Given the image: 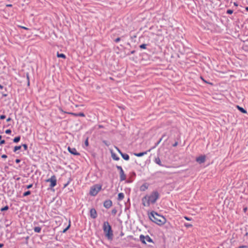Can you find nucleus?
Returning <instances> with one entry per match:
<instances>
[{
    "label": "nucleus",
    "mask_w": 248,
    "mask_h": 248,
    "mask_svg": "<svg viewBox=\"0 0 248 248\" xmlns=\"http://www.w3.org/2000/svg\"><path fill=\"white\" fill-rule=\"evenodd\" d=\"M103 229L105 233L106 236L108 239L112 240L113 237V232L111 227L108 221L104 222Z\"/></svg>",
    "instance_id": "f257e3e1"
},
{
    "label": "nucleus",
    "mask_w": 248,
    "mask_h": 248,
    "mask_svg": "<svg viewBox=\"0 0 248 248\" xmlns=\"http://www.w3.org/2000/svg\"><path fill=\"white\" fill-rule=\"evenodd\" d=\"M142 203L145 206H149L155 202V194L153 193L150 195H147L142 199Z\"/></svg>",
    "instance_id": "f03ea898"
},
{
    "label": "nucleus",
    "mask_w": 248,
    "mask_h": 248,
    "mask_svg": "<svg viewBox=\"0 0 248 248\" xmlns=\"http://www.w3.org/2000/svg\"><path fill=\"white\" fill-rule=\"evenodd\" d=\"M101 185H95L91 187L90 190V194L92 196H95L101 190Z\"/></svg>",
    "instance_id": "7ed1b4c3"
},
{
    "label": "nucleus",
    "mask_w": 248,
    "mask_h": 248,
    "mask_svg": "<svg viewBox=\"0 0 248 248\" xmlns=\"http://www.w3.org/2000/svg\"><path fill=\"white\" fill-rule=\"evenodd\" d=\"M166 222V219L162 216L156 213V224L159 226L164 224Z\"/></svg>",
    "instance_id": "20e7f679"
},
{
    "label": "nucleus",
    "mask_w": 248,
    "mask_h": 248,
    "mask_svg": "<svg viewBox=\"0 0 248 248\" xmlns=\"http://www.w3.org/2000/svg\"><path fill=\"white\" fill-rule=\"evenodd\" d=\"M46 182H50V187H53L56 186L57 184V179L55 175H52L49 179L46 180Z\"/></svg>",
    "instance_id": "39448f33"
},
{
    "label": "nucleus",
    "mask_w": 248,
    "mask_h": 248,
    "mask_svg": "<svg viewBox=\"0 0 248 248\" xmlns=\"http://www.w3.org/2000/svg\"><path fill=\"white\" fill-rule=\"evenodd\" d=\"M140 240L144 244H146V242H152V239L149 236H144L143 235H140Z\"/></svg>",
    "instance_id": "423d86ee"
},
{
    "label": "nucleus",
    "mask_w": 248,
    "mask_h": 248,
    "mask_svg": "<svg viewBox=\"0 0 248 248\" xmlns=\"http://www.w3.org/2000/svg\"><path fill=\"white\" fill-rule=\"evenodd\" d=\"M206 157L204 155H200L196 158V161L198 162L199 164L203 163L205 161Z\"/></svg>",
    "instance_id": "0eeeda50"
},
{
    "label": "nucleus",
    "mask_w": 248,
    "mask_h": 248,
    "mask_svg": "<svg viewBox=\"0 0 248 248\" xmlns=\"http://www.w3.org/2000/svg\"><path fill=\"white\" fill-rule=\"evenodd\" d=\"M68 151L72 154L74 155H79V154L77 152V150L75 148L68 147Z\"/></svg>",
    "instance_id": "6e6552de"
},
{
    "label": "nucleus",
    "mask_w": 248,
    "mask_h": 248,
    "mask_svg": "<svg viewBox=\"0 0 248 248\" xmlns=\"http://www.w3.org/2000/svg\"><path fill=\"white\" fill-rule=\"evenodd\" d=\"M112 204V202L111 200H107L104 202V206L106 208H110Z\"/></svg>",
    "instance_id": "1a4fd4ad"
},
{
    "label": "nucleus",
    "mask_w": 248,
    "mask_h": 248,
    "mask_svg": "<svg viewBox=\"0 0 248 248\" xmlns=\"http://www.w3.org/2000/svg\"><path fill=\"white\" fill-rule=\"evenodd\" d=\"M90 216L93 218H95L97 217V212L95 209L92 208L90 210Z\"/></svg>",
    "instance_id": "9d476101"
},
{
    "label": "nucleus",
    "mask_w": 248,
    "mask_h": 248,
    "mask_svg": "<svg viewBox=\"0 0 248 248\" xmlns=\"http://www.w3.org/2000/svg\"><path fill=\"white\" fill-rule=\"evenodd\" d=\"M110 153L111 157L113 160L118 161L119 160V157L113 152L112 150H110Z\"/></svg>",
    "instance_id": "9b49d317"
},
{
    "label": "nucleus",
    "mask_w": 248,
    "mask_h": 248,
    "mask_svg": "<svg viewBox=\"0 0 248 248\" xmlns=\"http://www.w3.org/2000/svg\"><path fill=\"white\" fill-rule=\"evenodd\" d=\"M120 177L121 181H124L126 179V175L124 174V171L120 172Z\"/></svg>",
    "instance_id": "f8f14e48"
},
{
    "label": "nucleus",
    "mask_w": 248,
    "mask_h": 248,
    "mask_svg": "<svg viewBox=\"0 0 248 248\" xmlns=\"http://www.w3.org/2000/svg\"><path fill=\"white\" fill-rule=\"evenodd\" d=\"M148 187V184H144L140 187V190L141 191H145L146 190Z\"/></svg>",
    "instance_id": "ddd939ff"
},
{
    "label": "nucleus",
    "mask_w": 248,
    "mask_h": 248,
    "mask_svg": "<svg viewBox=\"0 0 248 248\" xmlns=\"http://www.w3.org/2000/svg\"><path fill=\"white\" fill-rule=\"evenodd\" d=\"M149 217L150 219L153 222H154V219H155V217L154 216V212L152 211L150 214H149Z\"/></svg>",
    "instance_id": "4468645a"
},
{
    "label": "nucleus",
    "mask_w": 248,
    "mask_h": 248,
    "mask_svg": "<svg viewBox=\"0 0 248 248\" xmlns=\"http://www.w3.org/2000/svg\"><path fill=\"white\" fill-rule=\"evenodd\" d=\"M147 151L141 152V153H135L134 155L138 157H140V156H142L147 154Z\"/></svg>",
    "instance_id": "2eb2a0df"
},
{
    "label": "nucleus",
    "mask_w": 248,
    "mask_h": 248,
    "mask_svg": "<svg viewBox=\"0 0 248 248\" xmlns=\"http://www.w3.org/2000/svg\"><path fill=\"white\" fill-rule=\"evenodd\" d=\"M237 108L240 112H241L243 113H247V111L245 109H244V108H243L239 106H237Z\"/></svg>",
    "instance_id": "dca6fc26"
},
{
    "label": "nucleus",
    "mask_w": 248,
    "mask_h": 248,
    "mask_svg": "<svg viewBox=\"0 0 248 248\" xmlns=\"http://www.w3.org/2000/svg\"><path fill=\"white\" fill-rule=\"evenodd\" d=\"M124 194L123 193H120L118 195V200L119 201H122L124 198Z\"/></svg>",
    "instance_id": "f3484780"
},
{
    "label": "nucleus",
    "mask_w": 248,
    "mask_h": 248,
    "mask_svg": "<svg viewBox=\"0 0 248 248\" xmlns=\"http://www.w3.org/2000/svg\"><path fill=\"white\" fill-rule=\"evenodd\" d=\"M121 156L125 160H128L129 159V156L127 154H123Z\"/></svg>",
    "instance_id": "a211bd4d"
},
{
    "label": "nucleus",
    "mask_w": 248,
    "mask_h": 248,
    "mask_svg": "<svg viewBox=\"0 0 248 248\" xmlns=\"http://www.w3.org/2000/svg\"><path fill=\"white\" fill-rule=\"evenodd\" d=\"M34 231L36 232L39 233L41 232V228L40 227H35L34 228Z\"/></svg>",
    "instance_id": "6ab92c4d"
},
{
    "label": "nucleus",
    "mask_w": 248,
    "mask_h": 248,
    "mask_svg": "<svg viewBox=\"0 0 248 248\" xmlns=\"http://www.w3.org/2000/svg\"><path fill=\"white\" fill-rule=\"evenodd\" d=\"M62 111L65 113H67V114H70V115L74 116H78V113L70 112H66V111H63V110H62Z\"/></svg>",
    "instance_id": "aec40b11"
},
{
    "label": "nucleus",
    "mask_w": 248,
    "mask_h": 248,
    "mask_svg": "<svg viewBox=\"0 0 248 248\" xmlns=\"http://www.w3.org/2000/svg\"><path fill=\"white\" fill-rule=\"evenodd\" d=\"M57 57L58 58H63V59H65L66 58L65 55L64 54H62V53L59 54V53H57Z\"/></svg>",
    "instance_id": "412c9836"
},
{
    "label": "nucleus",
    "mask_w": 248,
    "mask_h": 248,
    "mask_svg": "<svg viewBox=\"0 0 248 248\" xmlns=\"http://www.w3.org/2000/svg\"><path fill=\"white\" fill-rule=\"evenodd\" d=\"M20 137L19 136H18V137L15 138L13 141L14 142L16 143V142H18L20 140Z\"/></svg>",
    "instance_id": "4be33fe9"
},
{
    "label": "nucleus",
    "mask_w": 248,
    "mask_h": 248,
    "mask_svg": "<svg viewBox=\"0 0 248 248\" xmlns=\"http://www.w3.org/2000/svg\"><path fill=\"white\" fill-rule=\"evenodd\" d=\"M21 146H16L15 147L14 149V152H16L17 150H19L21 149Z\"/></svg>",
    "instance_id": "5701e85b"
},
{
    "label": "nucleus",
    "mask_w": 248,
    "mask_h": 248,
    "mask_svg": "<svg viewBox=\"0 0 248 248\" xmlns=\"http://www.w3.org/2000/svg\"><path fill=\"white\" fill-rule=\"evenodd\" d=\"M184 226L187 228L192 227V225L188 223H185Z\"/></svg>",
    "instance_id": "b1692460"
},
{
    "label": "nucleus",
    "mask_w": 248,
    "mask_h": 248,
    "mask_svg": "<svg viewBox=\"0 0 248 248\" xmlns=\"http://www.w3.org/2000/svg\"><path fill=\"white\" fill-rule=\"evenodd\" d=\"M70 221H69V225L68 226L65 228L64 229L63 231H62V232L63 233H65L68 229L69 228H70Z\"/></svg>",
    "instance_id": "393cba45"
},
{
    "label": "nucleus",
    "mask_w": 248,
    "mask_h": 248,
    "mask_svg": "<svg viewBox=\"0 0 248 248\" xmlns=\"http://www.w3.org/2000/svg\"><path fill=\"white\" fill-rule=\"evenodd\" d=\"M8 209H9V207L7 205H6V206H4V207L1 208L0 211H6V210H8Z\"/></svg>",
    "instance_id": "a878e982"
},
{
    "label": "nucleus",
    "mask_w": 248,
    "mask_h": 248,
    "mask_svg": "<svg viewBox=\"0 0 248 248\" xmlns=\"http://www.w3.org/2000/svg\"><path fill=\"white\" fill-rule=\"evenodd\" d=\"M146 46H147V45L144 44H142V45H140V47L141 49H146Z\"/></svg>",
    "instance_id": "bb28decb"
},
{
    "label": "nucleus",
    "mask_w": 248,
    "mask_h": 248,
    "mask_svg": "<svg viewBox=\"0 0 248 248\" xmlns=\"http://www.w3.org/2000/svg\"><path fill=\"white\" fill-rule=\"evenodd\" d=\"M233 12V11L231 9H228L226 11V13L228 14H230V15L232 14Z\"/></svg>",
    "instance_id": "cd10ccee"
},
{
    "label": "nucleus",
    "mask_w": 248,
    "mask_h": 248,
    "mask_svg": "<svg viewBox=\"0 0 248 248\" xmlns=\"http://www.w3.org/2000/svg\"><path fill=\"white\" fill-rule=\"evenodd\" d=\"M31 194L30 191H27L23 193L24 196H27Z\"/></svg>",
    "instance_id": "c85d7f7f"
},
{
    "label": "nucleus",
    "mask_w": 248,
    "mask_h": 248,
    "mask_svg": "<svg viewBox=\"0 0 248 248\" xmlns=\"http://www.w3.org/2000/svg\"><path fill=\"white\" fill-rule=\"evenodd\" d=\"M116 168L120 171V172L124 171L121 166H117Z\"/></svg>",
    "instance_id": "c756f323"
},
{
    "label": "nucleus",
    "mask_w": 248,
    "mask_h": 248,
    "mask_svg": "<svg viewBox=\"0 0 248 248\" xmlns=\"http://www.w3.org/2000/svg\"><path fill=\"white\" fill-rule=\"evenodd\" d=\"M160 163H161V161H160V159L159 158H156V163L160 165H161Z\"/></svg>",
    "instance_id": "7c9ffc66"
},
{
    "label": "nucleus",
    "mask_w": 248,
    "mask_h": 248,
    "mask_svg": "<svg viewBox=\"0 0 248 248\" xmlns=\"http://www.w3.org/2000/svg\"><path fill=\"white\" fill-rule=\"evenodd\" d=\"M85 114L83 112H80V113H78V116H80V117H85Z\"/></svg>",
    "instance_id": "2f4dec72"
},
{
    "label": "nucleus",
    "mask_w": 248,
    "mask_h": 248,
    "mask_svg": "<svg viewBox=\"0 0 248 248\" xmlns=\"http://www.w3.org/2000/svg\"><path fill=\"white\" fill-rule=\"evenodd\" d=\"M115 148L118 151V152L119 153V154L122 155L123 153L121 151V150L117 147L115 146Z\"/></svg>",
    "instance_id": "473e14b6"
},
{
    "label": "nucleus",
    "mask_w": 248,
    "mask_h": 248,
    "mask_svg": "<svg viewBox=\"0 0 248 248\" xmlns=\"http://www.w3.org/2000/svg\"><path fill=\"white\" fill-rule=\"evenodd\" d=\"M184 218H185L186 220H188V221H190V220H192V218L189 217H186V216L185 217H184Z\"/></svg>",
    "instance_id": "72a5a7b5"
},
{
    "label": "nucleus",
    "mask_w": 248,
    "mask_h": 248,
    "mask_svg": "<svg viewBox=\"0 0 248 248\" xmlns=\"http://www.w3.org/2000/svg\"><path fill=\"white\" fill-rule=\"evenodd\" d=\"M19 27L20 28H22V29H23L24 30H28L29 29L26 27H24V26H19Z\"/></svg>",
    "instance_id": "f704fd0d"
},
{
    "label": "nucleus",
    "mask_w": 248,
    "mask_h": 248,
    "mask_svg": "<svg viewBox=\"0 0 248 248\" xmlns=\"http://www.w3.org/2000/svg\"><path fill=\"white\" fill-rule=\"evenodd\" d=\"M23 147H24L25 150H26L28 148V146H27V145L26 144H24L22 145Z\"/></svg>",
    "instance_id": "c9c22d12"
},
{
    "label": "nucleus",
    "mask_w": 248,
    "mask_h": 248,
    "mask_svg": "<svg viewBox=\"0 0 248 248\" xmlns=\"http://www.w3.org/2000/svg\"><path fill=\"white\" fill-rule=\"evenodd\" d=\"M5 133L6 134H10L11 133V130L10 129H7L6 131H5Z\"/></svg>",
    "instance_id": "e433bc0d"
},
{
    "label": "nucleus",
    "mask_w": 248,
    "mask_h": 248,
    "mask_svg": "<svg viewBox=\"0 0 248 248\" xmlns=\"http://www.w3.org/2000/svg\"><path fill=\"white\" fill-rule=\"evenodd\" d=\"M85 144L86 146H88L89 145V142H88V139H87L85 141Z\"/></svg>",
    "instance_id": "4c0bfd02"
},
{
    "label": "nucleus",
    "mask_w": 248,
    "mask_h": 248,
    "mask_svg": "<svg viewBox=\"0 0 248 248\" xmlns=\"http://www.w3.org/2000/svg\"><path fill=\"white\" fill-rule=\"evenodd\" d=\"M120 41V38L119 37L116 38L115 40V42L116 43H118L119 41Z\"/></svg>",
    "instance_id": "58836bf2"
},
{
    "label": "nucleus",
    "mask_w": 248,
    "mask_h": 248,
    "mask_svg": "<svg viewBox=\"0 0 248 248\" xmlns=\"http://www.w3.org/2000/svg\"><path fill=\"white\" fill-rule=\"evenodd\" d=\"M32 184L29 185L27 186V188L29 189L31 187H32Z\"/></svg>",
    "instance_id": "ea45409f"
},
{
    "label": "nucleus",
    "mask_w": 248,
    "mask_h": 248,
    "mask_svg": "<svg viewBox=\"0 0 248 248\" xmlns=\"http://www.w3.org/2000/svg\"><path fill=\"white\" fill-rule=\"evenodd\" d=\"M5 118V116L4 115H2L0 116V119H4Z\"/></svg>",
    "instance_id": "a19ab883"
},
{
    "label": "nucleus",
    "mask_w": 248,
    "mask_h": 248,
    "mask_svg": "<svg viewBox=\"0 0 248 248\" xmlns=\"http://www.w3.org/2000/svg\"><path fill=\"white\" fill-rule=\"evenodd\" d=\"M247 248V246L243 245V246H239L238 248Z\"/></svg>",
    "instance_id": "79ce46f5"
},
{
    "label": "nucleus",
    "mask_w": 248,
    "mask_h": 248,
    "mask_svg": "<svg viewBox=\"0 0 248 248\" xmlns=\"http://www.w3.org/2000/svg\"><path fill=\"white\" fill-rule=\"evenodd\" d=\"M177 145H178V142L176 141V142H175V143L174 144H172V146L173 147H176Z\"/></svg>",
    "instance_id": "37998d69"
},
{
    "label": "nucleus",
    "mask_w": 248,
    "mask_h": 248,
    "mask_svg": "<svg viewBox=\"0 0 248 248\" xmlns=\"http://www.w3.org/2000/svg\"><path fill=\"white\" fill-rule=\"evenodd\" d=\"M7 155H1V157L3 158H7Z\"/></svg>",
    "instance_id": "c03bdc74"
},
{
    "label": "nucleus",
    "mask_w": 248,
    "mask_h": 248,
    "mask_svg": "<svg viewBox=\"0 0 248 248\" xmlns=\"http://www.w3.org/2000/svg\"><path fill=\"white\" fill-rule=\"evenodd\" d=\"M4 143H5V140H1L0 141V144H4Z\"/></svg>",
    "instance_id": "a18cd8bd"
},
{
    "label": "nucleus",
    "mask_w": 248,
    "mask_h": 248,
    "mask_svg": "<svg viewBox=\"0 0 248 248\" xmlns=\"http://www.w3.org/2000/svg\"><path fill=\"white\" fill-rule=\"evenodd\" d=\"M158 193L156 192V200L158 198Z\"/></svg>",
    "instance_id": "49530a36"
},
{
    "label": "nucleus",
    "mask_w": 248,
    "mask_h": 248,
    "mask_svg": "<svg viewBox=\"0 0 248 248\" xmlns=\"http://www.w3.org/2000/svg\"><path fill=\"white\" fill-rule=\"evenodd\" d=\"M11 120V119L10 118H8L7 120H6V121L7 122H10V121Z\"/></svg>",
    "instance_id": "de8ad7c7"
},
{
    "label": "nucleus",
    "mask_w": 248,
    "mask_h": 248,
    "mask_svg": "<svg viewBox=\"0 0 248 248\" xmlns=\"http://www.w3.org/2000/svg\"><path fill=\"white\" fill-rule=\"evenodd\" d=\"M20 161V160L18 159H17L16 160V163H19V162Z\"/></svg>",
    "instance_id": "09e8293b"
},
{
    "label": "nucleus",
    "mask_w": 248,
    "mask_h": 248,
    "mask_svg": "<svg viewBox=\"0 0 248 248\" xmlns=\"http://www.w3.org/2000/svg\"><path fill=\"white\" fill-rule=\"evenodd\" d=\"M243 210H244V212H246L247 210V207H245L243 209Z\"/></svg>",
    "instance_id": "8fccbe9b"
},
{
    "label": "nucleus",
    "mask_w": 248,
    "mask_h": 248,
    "mask_svg": "<svg viewBox=\"0 0 248 248\" xmlns=\"http://www.w3.org/2000/svg\"><path fill=\"white\" fill-rule=\"evenodd\" d=\"M112 212L113 213V214H115L116 213V210H113L112 211Z\"/></svg>",
    "instance_id": "3c124183"
},
{
    "label": "nucleus",
    "mask_w": 248,
    "mask_h": 248,
    "mask_svg": "<svg viewBox=\"0 0 248 248\" xmlns=\"http://www.w3.org/2000/svg\"><path fill=\"white\" fill-rule=\"evenodd\" d=\"M6 6H7V7H12V4H7V5H6Z\"/></svg>",
    "instance_id": "603ef678"
},
{
    "label": "nucleus",
    "mask_w": 248,
    "mask_h": 248,
    "mask_svg": "<svg viewBox=\"0 0 248 248\" xmlns=\"http://www.w3.org/2000/svg\"><path fill=\"white\" fill-rule=\"evenodd\" d=\"M3 247V244H0V248H1Z\"/></svg>",
    "instance_id": "864d4df0"
},
{
    "label": "nucleus",
    "mask_w": 248,
    "mask_h": 248,
    "mask_svg": "<svg viewBox=\"0 0 248 248\" xmlns=\"http://www.w3.org/2000/svg\"><path fill=\"white\" fill-rule=\"evenodd\" d=\"M161 139H160V140L157 142V143H156V146L157 145V144H158L161 141Z\"/></svg>",
    "instance_id": "5fc2aeb1"
},
{
    "label": "nucleus",
    "mask_w": 248,
    "mask_h": 248,
    "mask_svg": "<svg viewBox=\"0 0 248 248\" xmlns=\"http://www.w3.org/2000/svg\"><path fill=\"white\" fill-rule=\"evenodd\" d=\"M234 5L235 6H237L238 5L236 2H234Z\"/></svg>",
    "instance_id": "6e6d98bb"
},
{
    "label": "nucleus",
    "mask_w": 248,
    "mask_h": 248,
    "mask_svg": "<svg viewBox=\"0 0 248 248\" xmlns=\"http://www.w3.org/2000/svg\"><path fill=\"white\" fill-rule=\"evenodd\" d=\"M0 88L2 89L3 88V86L0 84Z\"/></svg>",
    "instance_id": "4d7b16f0"
},
{
    "label": "nucleus",
    "mask_w": 248,
    "mask_h": 248,
    "mask_svg": "<svg viewBox=\"0 0 248 248\" xmlns=\"http://www.w3.org/2000/svg\"><path fill=\"white\" fill-rule=\"evenodd\" d=\"M246 10L248 12V7H246Z\"/></svg>",
    "instance_id": "13d9d810"
},
{
    "label": "nucleus",
    "mask_w": 248,
    "mask_h": 248,
    "mask_svg": "<svg viewBox=\"0 0 248 248\" xmlns=\"http://www.w3.org/2000/svg\"><path fill=\"white\" fill-rule=\"evenodd\" d=\"M99 128H102V127H103V126H102V125H99Z\"/></svg>",
    "instance_id": "bf43d9fd"
},
{
    "label": "nucleus",
    "mask_w": 248,
    "mask_h": 248,
    "mask_svg": "<svg viewBox=\"0 0 248 248\" xmlns=\"http://www.w3.org/2000/svg\"><path fill=\"white\" fill-rule=\"evenodd\" d=\"M2 138V136L1 135H0V140Z\"/></svg>",
    "instance_id": "052dcab7"
},
{
    "label": "nucleus",
    "mask_w": 248,
    "mask_h": 248,
    "mask_svg": "<svg viewBox=\"0 0 248 248\" xmlns=\"http://www.w3.org/2000/svg\"><path fill=\"white\" fill-rule=\"evenodd\" d=\"M246 235H248V232H246Z\"/></svg>",
    "instance_id": "680f3d73"
},
{
    "label": "nucleus",
    "mask_w": 248,
    "mask_h": 248,
    "mask_svg": "<svg viewBox=\"0 0 248 248\" xmlns=\"http://www.w3.org/2000/svg\"><path fill=\"white\" fill-rule=\"evenodd\" d=\"M78 105H75V107H78Z\"/></svg>",
    "instance_id": "e2e57ef3"
},
{
    "label": "nucleus",
    "mask_w": 248,
    "mask_h": 248,
    "mask_svg": "<svg viewBox=\"0 0 248 248\" xmlns=\"http://www.w3.org/2000/svg\"><path fill=\"white\" fill-rule=\"evenodd\" d=\"M124 234L123 233H121V235H123Z\"/></svg>",
    "instance_id": "0e129e2a"
}]
</instances>
